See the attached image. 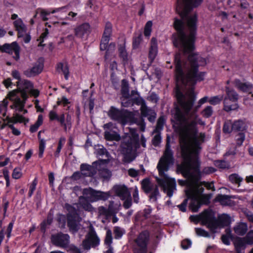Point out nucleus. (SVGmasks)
Masks as SVG:
<instances>
[{"instance_id":"5701e85b","label":"nucleus","mask_w":253,"mask_h":253,"mask_svg":"<svg viewBox=\"0 0 253 253\" xmlns=\"http://www.w3.org/2000/svg\"><path fill=\"white\" fill-rule=\"evenodd\" d=\"M43 64L42 60L36 63L32 68L25 72V74L29 77L35 76L40 74L42 70Z\"/></svg>"},{"instance_id":"f8f14e48","label":"nucleus","mask_w":253,"mask_h":253,"mask_svg":"<svg viewBox=\"0 0 253 253\" xmlns=\"http://www.w3.org/2000/svg\"><path fill=\"white\" fill-rule=\"evenodd\" d=\"M142 187L146 193H150V198L153 201L160 197L158 187L148 179H144L141 182Z\"/></svg>"},{"instance_id":"473e14b6","label":"nucleus","mask_w":253,"mask_h":253,"mask_svg":"<svg viewBox=\"0 0 253 253\" xmlns=\"http://www.w3.org/2000/svg\"><path fill=\"white\" fill-rule=\"evenodd\" d=\"M248 123L245 120H239L233 124V129L235 130L243 131L246 129Z\"/></svg>"},{"instance_id":"0e129e2a","label":"nucleus","mask_w":253,"mask_h":253,"mask_svg":"<svg viewBox=\"0 0 253 253\" xmlns=\"http://www.w3.org/2000/svg\"><path fill=\"white\" fill-rule=\"evenodd\" d=\"M107 51H106V56L108 54H109L111 53H112L113 51H114L115 49V44L114 43H111L109 45L108 47V48H106Z\"/></svg>"},{"instance_id":"9b49d317","label":"nucleus","mask_w":253,"mask_h":253,"mask_svg":"<svg viewBox=\"0 0 253 253\" xmlns=\"http://www.w3.org/2000/svg\"><path fill=\"white\" fill-rule=\"evenodd\" d=\"M200 220L203 224L207 225L213 232H216V229L220 226L211 214L208 211H205L201 215Z\"/></svg>"},{"instance_id":"0eeeda50","label":"nucleus","mask_w":253,"mask_h":253,"mask_svg":"<svg viewBox=\"0 0 253 253\" xmlns=\"http://www.w3.org/2000/svg\"><path fill=\"white\" fill-rule=\"evenodd\" d=\"M226 97L224 100V109L226 111L234 110L238 108L236 103L238 99V94L233 90H230L229 87H226Z\"/></svg>"},{"instance_id":"de8ad7c7","label":"nucleus","mask_w":253,"mask_h":253,"mask_svg":"<svg viewBox=\"0 0 253 253\" xmlns=\"http://www.w3.org/2000/svg\"><path fill=\"white\" fill-rule=\"evenodd\" d=\"M212 113V108L211 106H208L203 110L201 113L204 117L209 118L211 116Z\"/></svg>"},{"instance_id":"39448f33","label":"nucleus","mask_w":253,"mask_h":253,"mask_svg":"<svg viewBox=\"0 0 253 253\" xmlns=\"http://www.w3.org/2000/svg\"><path fill=\"white\" fill-rule=\"evenodd\" d=\"M203 0H177L176 10L179 9V16H190L189 13L194 7L199 6ZM193 16H197L196 14Z\"/></svg>"},{"instance_id":"4468645a","label":"nucleus","mask_w":253,"mask_h":253,"mask_svg":"<svg viewBox=\"0 0 253 253\" xmlns=\"http://www.w3.org/2000/svg\"><path fill=\"white\" fill-rule=\"evenodd\" d=\"M234 244L238 253H240L241 250L245 248L246 244H253V231L250 232L245 238L236 239Z\"/></svg>"},{"instance_id":"774afa93","label":"nucleus","mask_w":253,"mask_h":253,"mask_svg":"<svg viewBox=\"0 0 253 253\" xmlns=\"http://www.w3.org/2000/svg\"><path fill=\"white\" fill-rule=\"evenodd\" d=\"M161 138L160 135H156L153 139V143L155 146H157L161 142Z\"/></svg>"},{"instance_id":"e2e57ef3","label":"nucleus","mask_w":253,"mask_h":253,"mask_svg":"<svg viewBox=\"0 0 253 253\" xmlns=\"http://www.w3.org/2000/svg\"><path fill=\"white\" fill-rule=\"evenodd\" d=\"M245 139V135L243 133H240L237 135V143L238 145H241Z\"/></svg>"},{"instance_id":"c9c22d12","label":"nucleus","mask_w":253,"mask_h":253,"mask_svg":"<svg viewBox=\"0 0 253 253\" xmlns=\"http://www.w3.org/2000/svg\"><path fill=\"white\" fill-rule=\"evenodd\" d=\"M199 176V175L198 176V177ZM198 182H199L198 186H200V187H202L203 188L202 192H201V195H208V196H209L210 197L209 199H210L211 198V195H210V194H203V191H204L203 186L207 187L209 189H212L213 188V183H212V182H211V183H208V182H202L199 181V179H198ZM209 202H210V200H209V202L207 203H201V205L202 204H207Z\"/></svg>"},{"instance_id":"bf43d9fd","label":"nucleus","mask_w":253,"mask_h":253,"mask_svg":"<svg viewBox=\"0 0 253 253\" xmlns=\"http://www.w3.org/2000/svg\"><path fill=\"white\" fill-rule=\"evenodd\" d=\"M195 231L198 236L207 237L209 235L208 233L202 229L196 228Z\"/></svg>"},{"instance_id":"6e6d98bb","label":"nucleus","mask_w":253,"mask_h":253,"mask_svg":"<svg viewBox=\"0 0 253 253\" xmlns=\"http://www.w3.org/2000/svg\"><path fill=\"white\" fill-rule=\"evenodd\" d=\"M23 34V35L22 36H21L20 35V34H18V37H22L23 38V41L25 43L29 42L31 40L30 35L28 34H27L26 31H24Z\"/></svg>"},{"instance_id":"c85d7f7f","label":"nucleus","mask_w":253,"mask_h":253,"mask_svg":"<svg viewBox=\"0 0 253 253\" xmlns=\"http://www.w3.org/2000/svg\"><path fill=\"white\" fill-rule=\"evenodd\" d=\"M121 91L123 95V98L122 99V105L124 107H128L131 104V101L127 100L129 96L128 89L126 86H123Z\"/></svg>"},{"instance_id":"6e6552de","label":"nucleus","mask_w":253,"mask_h":253,"mask_svg":"<svg viewBox=\"0 0 253 253\" xmlns=\"http://www.w3.org/2000/svg\"><path fill=\"white\" fill-rule=\"evenodd\" d=\"M149 239V234L147 231L142 232L135 240L134 253H146L147 246Z\"/></svg>"},{"instance_id":"423d86ee","label":"nucleus","mask_w":253,"mask_h":253,"mask_svg":"<svg viewBox=\"0 0 253 253\" xmlns=\"http://www.w3.org/2000/svg\"><path fill=\"white\" fill-rule=\"evenodd\" d=\"M109 115L112 119L119 122L123 125L127 123H132L135 121L133 113L126 110L120 111L114 107H111L109 112Z\"/></svg>"},{"instance_id":"09e8293b","label":"nucleus","mask_w":253,"mask_h":253,"mask_svg":"<svg viewBox=\"0 0 253 253\" xmlns=\"http://www.w3.org/2000/svg\"><path fill=\"white\" fill-rule=\"evenodd\" d=\"M152 26V22L151 21H149L146 24L144 28V35L146 37H149L151 33V28Z\"/></svg>"},{"instance_id":"69168bd1","label":"nucleus","mask_w":253,"mask_h":253,"mask_svg":"<svg viewBox=\"0 0 253 253\" xmlns=\"http://www.w3.org/2000/svg\"><path fill=\"white\" fill-rule=\"evenodd\" d=\"M3 84L6 88L12 87V83L10 78H7L3 81Z\"/></svg>"},{"instance_id":"2f4dec72","label":"nucleus","mask_w":253,"mask_h":253,"mask_svg":"<svg viewBox=\"0 0 253 253\" xmlns=\"http://www.w3.org/2000/svg\"><path fill=\"white\" fill-rule=\"evenodd\" d=\"M112 243V232L110 230H107L106 232V237L105 239V245L107 248V250L105 251V253H112L113 249L111 247Z\"/></svg>"},{"instance_id":"1a4fd4ad","label":"nucleus","mask_w":253,"mask_h":253,"mask_svg":"<svg viewBox=\"0 0 253 253\" xmlns=\"http://www.w3.org/2000/svg\"><path fill=\"white\" fill-rule=\"evenodd\" d=\"M99 244L100 239L92 226L90 225L89 231L86 236L85 239L83 242V246L84 249L89 250L90 248H95Z\"/></svg>"},{"instance_id":"ddd939ff","label":"nucleus","mask_w":253,"mask_h":253,"mask_svg":"<svg viewBox=\"0 0 253 253\" xmlns=\"http://www.w3.org/2000/svg\"><path fill=\"white\" fill-rule=\"evenodd\" d=\"M105 129L104 136L106 140L118 141L120 139V136L118 133L114 130L117 129L115 125L112 123H109L104 125Z\"/></svg>"},{"instance_id":"f03ea898","label":"nucleus","mask_w":253,"mask_h":253,"mask_svg":"<svg viewBox=\"0 0 253 253\" xmlns=\"http://www.w3.org/2000/svg\"><path fill=\"white\" fill-rule=\"evenodd\" d=\"M173 163V157L171 150L168 144L164 155L160 159L157 169L159 171L160 178H157L159 184L163 188L165 193L169 197H172L173 193L176 190V182L174 179L170 178L166 174L169 166Z\"/></svg>"},{"instance_id":"e433bc0d","label":"nucleus","mask_w":253,"mask_h":253,"mask_svg":"<svg viewBox=\"0 0 253 253\" xmlns=\"http://www.w3.org/2000/svg\"><path fill=\"white\" fill-rule=\"evenodd\" d=\"M235 233L239 235H243L247 231V225L245 223H240L234 227Z\"/></svg>"},{"instance_id":"c03bdc74","label":"nucleus","mask_w":253,"mask_h":253,"mask_svg":"<svg viewBox=\"0 0 253 253\" xmlns=\"http://www.w3.org/2000/svg\"><path fill=\"white\" fill-rule=\"evenodd\" d=\"M65 141H66V138L65 137H61L60 138V139L59 140L57 150L55 152V157H58L59 156V155L61 151V150L63 146L64 145V144H65Z\"/></svg>"},{"instance_id":"20e7f679","label":"nucleus","mask_w":253,"mask_h":253,"mask_svg":"<svg viewBox=\"0 0 253 253\" xmlns=\"http://www.w3.org/2000/svg\"><path fill=\"white\" fill-rule=\"evenodd\" d=\"M138 140V135L136 130L129 128V133H126L121 144L122 151L124 155V161L126 163H130L134 158L132 156L131 152L133 148H135Z\"/></svg>"},{"instance_id":"cd10ccee","label":"nucleus","mask_w":253,"mask_h":253,"mask_svg":"<svg viewBox=\"0 0 253 253\" xmlns=\"http://www.w3.org/2000/svg\"><path fill=\"white\" fill-rule=\"evenodd\" d=\"M215 201L218 202L223 206H232L234 202L231 199V197L224 195H219L216 196Z\"/></svg>"},{"instance_id":"8fccbe9b","label":"nucleus","mask_w":253,"mask_h":253,"mask_svg":"<svg viewBox=\"0 0 253 253\" xmlns=\"http://www.w3.org/2000/svg\"><path fill=\"white\" fill-rule=\"evenodd\" d=\"M215 165L220 169H224L229 167V164L224 161H218L215 163Z\"/></svg>"},{"instance_id":"c756f323","label":"nucleus","mask_w":253,"mask_h":253,"mask_svg":"<svg viewBox=\"0 0 253 253\" xmlns=\"http://www.w3.org/2000/svg\"><path fill=\"white\" fill-rule=\"evenodd\" d=\"M158 52L157 42L155 38H152L151 42V47L149 51V58L153 61L156 57Z\"/></svg>"},{"instance_id":"4c0bfd02","label":"nucleus","mask_w":253,"mask_h":253,"mask_svg":"<svg viewBox=\"0 0 253 253\" xmlns=\"http://www.w3.org/2000/svg\"><path fill=\"white\" fill-rule=\"evenodd\" d=\"M41 132L40 131L38 133V138L40 140V145H39V156L40 157H42L44 149L45 147V141L43 139L41 138Z\"/></svg>"},{"instance_id":"ea45409f","label":"nucleus","mask_w":253,"mask_h":253,"mask_svg":"<svg viewBox=\"0 0 253 253\" xmlns=\"http://www.w3.org/2000/svg\"><path fill=\"white\" fill-rule=\"evenodd\" d=\"M57 103L59 105H62L64 107H67V109L70 108V104L71 102L69 99L67 98L64 96L61 97L60 98H58Z\"/></svg>"},{"instance_id":"a19ab883","label":"nucleus","mask_w":253,"mask_h":253,"mask_svg":"<svg viewBox=\"0 0 253 253\" xmlns=\"http://www.w3.org/2000/svg\"><path fill=\"white\" fill-rule=\"evenodd\" d=\"M223 98V95H217L211 97L208 102L211 105H215L219 104Z\"/></svg>"},{"instance_id":"7c9ffc66","label":"nucleus","mask_w":253,"mask_h":253,"mask_svg":"<svg viewBox=\"0 0 253 253\" xmlns=\"http://www.w3.org/2000/svg\"><path fill=\"white\" fill-rule=\"evenodd\" d=\"M57 71L59 73H62L64 75L65 79L67 80L69 78V66L65 62L59 63L57 65L56 67Z\"/></svg>"},{"instance_id":"9d476101","label":"nucleus","mask_w":253,"mask_h":253,"mask_svg":"<svg viewBox=\"0 0 253 253\" xmlns=\"http://www.w3.org/2000/svg\"><path fill=\"white\" fill-rule=\"evenodd\" d=\"M83 193L88 200L91 202L98 200H105L110 197L109 193L95 191L91 188L84 189Z\"/></svg>"},{"instance_id":"412c9836","label":"nucleus","mask_w":253,"mask_h":253,"mask_svg":"<svg viewBox=\"0 0 253 253\" xmlns=\"http://www.w3.org/2000/svg\"><path fill=\"white\" fill-rule=\"evenodd\" d=\"M58 121L60 123L61 125L63 126L65 131L71 128L72 120L71 116L69 113L61 114L59 116Z\"/></svg>"},{"instance_id":"dca6fc26","label":"nucleus","mask_w":253,"mask_h":253,"mask_svg":"<svg viewBox=\"0 0 253 253\" xmlns=\"http://www.w3.org/2000/svg\"><path fill=\"white\" fill-rule=\"evenodd\" d=\"M69 238L67 234H58L52 236L51 241L56 246L66 248L69 243Z\"/></svg>"},{"instance_id":"37998d69","label":"nucleus","mask_w":253,"mask_h":253,"mask_svg":"<svg viewBox=\"0 0 253 253\" xmlns=\"http://www.w3.org/2000/svg\"><path fill=\"white\" fill-rule=\"evenodd\" d=\"M233 124L231 121H226L223 126V130L224 132L229 133L231 132L233 129Z\"/></svg>"},{"instance_id":"b1692460","label":"nucleus","mask_w":253,"mask_h":253,"mask_svg":"<svg viewBox=\"0 0 253 253\" xmlns=\"http://www.w3.org/2000/svg\"><path fill=\"white\" fill-rule=\"evenodd\" d=\"M235 86L239 90L244 92L251 93V90L253 88V85L250 83H243L236 80L234 81Z\"/></svg>"},{"instance_id":"4d7b16f0","label":"nucleus","mask_w":253,"mask_h":253,"mask_svg":"<svg viewBox=\"0 0 253 253\" xmlns=\"http://www.w3.org/2000/svg\"><path fill=\"white\" fill-rule=\"evenodd\" d=\"M192 243L189 240H184L181 242V247L184 249L186 250L191 247Z\"/></svg>"},{"instance_id":"a18cd8bd","label":"nucleus","mask_w":253,"mask_h":253,"mask_svg":"<svg viewBox=\"0 0 253 253\" xmlns=\"http://www.w3.org/2000/svg\"><path fill=\"white\" fill-rule=\"evenodd\" d=\"M6 121H7L5 126H7L11 130L12 133L15 135H19L20 134V131L17 128H16L12 124H15L14 122H9L8 120L6 118Z\"/></svg>"},{"instance_id":"7ed1b4c3","label":"nucleus","mask_w":253,"mask_h":253,"mask_svg":"<svg viewBox=\"0 0 253 253\" xmlns=\"http://www.w3.org/2000/svg\"><path fill=\"white\" fill-rule=\"evenodd\" d=\"M6 98L11 102L12 104L10 108L14 111L13 116L12 117H6L9 122L23 123L25 124L28 123V119L20 114V113L25 114L28 112L27 110L25 109L28 96L24 93H22V96H20L17 90H13L8 92Z\"/></svg>"},{"instance_id":"f257e3e1","label":"nucleus","mask_w":253,"mask_h":253,"mask_svg":"<svg viewBox=\"0 0 253 253\" xmlns=\"http://www.w3.org/2000/svg\"><path fill=\"white\" fill-rule=\"evenodd\" d=\"M194 84H176V96L181 110L176 108L174 115L176 123L178 125L180 144L183 161L178 169L187 178L186 181L179 180L181 185H186L185 190L187 198L191 200L189 208L197 212L201 203H207L210 196L202 195L203 188L198 186L199 163L198 153L200 145L206 139L204 133H198L196 125L204 126L205 123L195 113H189L195 100L193 88Z\"/></svg>"},{"instance_id":"3c124183","label":"nucleus","mask_w":253,"mask_h":253,"mask_svg":"<svg viewBox=\"0 0 253 253\" xmlns=\"http://www.w3.org/2000/svg\"><path fill=\"white\" fill-rule=\"evenodd\" d=\"M220 220L221 221V225L225 226L228 225L230 224V218L228 215L224 214L220 218Z\"/></svg>"},{"instance_id":"a878e982","label":"nucleus","mask_w":253,"mask_h":253,"mask_svg":"<svg viewBox=\"0 0 253 253\" xmlns=\"http://www.w3.org/2000/svg\"><path fill=\"white\" fill-rule=\"evenodd\" d=\"M99 161H103L101 162L100 168L98 166L97 170L99 171L100 175L105 179L110 178L112 175L111 172L108 169H105V164L107 163V160H99Z\"/></svg>"},{"instance_id":"2eb2a0df","label":"nucleus","mask_w":253,"mask_h":253,"mask_svg":"<svg viewBox=\"0 0 253 253\" xmlns=\"http://www.w3.org/2000/svg\"><path fill=\"white\" fill-rule=\"evenodd\" d=\"M102 161H98L92 164V166L86 164H82L81 166V170L82 174L85 176H92L96 172L98 166L100 167L101 162Z\"/></svg>"},{"instance_id":"393cba45","label":"nucleus","mask_w":253,"mask_h":253,"mask_svg":"<svg viewBox=\"0 0 253 253\" xmlns=\"http://www.w3.org/2000/svg\"><path fill=\"white\" fill-rule=\"evenodd\" d=\"M113 190L122 200H125L130 194L127 188L124 185H116Z\"/></svg>"},{"instance_id":"bb28decb","label":"nucleus","mask_w":253,"mask_h":253,"mask_svg":"<svg viewBox=\"0 0 253 253\" xmlns=\"http://www.w3.org/2000/svg\"><path fill=\"white\" fill-rule=\"evenodd\" d=\"M141 112L142 117H147L150 122H153L156 118L155 112L143 104L141 106Z\"/></svg>"},{"instance_id":"49530a36","label":"nucleus","mask_w":253,"mask_h":253,"mask_svg":"<svg viewBox=\"0 0 253 253\" xmlns=\"http://www.w3.org/2000/svg\"><path fill=\"white\" fill-rule=\"evenodd\" d=\"M125 233V230L119 227H115L114 229V234L116 239L121 238Z\"/></svg>"},{"instance_id":"864d4df0","label":"nucleus","mask_w":253,"mask_h":253,"mask_svg":"<svg viewBox=\"0 0 253 253\" xmlns=\"http://www.w3.org/2000/svg\"><path fill=\"white\" fill-rule=\"evenodd\" d=\"M142 41V35L139 34L137 37L134 38L133 41V46L134 48H137Z\"/></svg>"},{"instance_id":"aec40b11","label":"nucleus","mask_w":253,"mask_h":253,"mask_svg":"<svg viewBox=\"0 0 253 253\" xmlns=\"http://www.w3.org/2000/svg\"><path fill=\"white\" fill-rule=\"evenodd\" d=\"M79 218L75 212L70 213L68 215V225L70 230L73 232H76L79 227L78 222Z\"/></svg>"},{"instance_id":"603ef678","label":"nucleus","mask_w":253,"mask_h":253,"mask_svg":"<svg viewBox=\"0 0 253 253\" xmlns=\"http://www.w3.org/2000/svg\"><path fill=\"white\" fill-rule=\"evenodd\" d=\"M22 175L21 169L19 168L14 169L12 173V177L14 179H19Z\"/></svg>"},{"instance_id":"338daca9","label":"nucleus","mask_w":253,"mask_h":253,"mask_svg":"<svg viewBox=\"0 0 253 253\" xmlns=\"http://www.w3.org/2000/svg\"><path fill=\"white\" fill-rule=\"evenodd\" d=\"M138 170H136L134 169H130L128 170L129 175L133 177H136L138 174Z\"/></svg>"},{"instance_id":"13d9d810","label":"nucleus","mask_w":253,"mask_h":253,"mask_svg":"<svg viewBox=\"0 0 253 253\" xmlns=\"http://www.w3.org/2000/svg\"><path fill=\"white\" fill-rule=\"evenodd\" d=\"M165 123L164 119L163 117H160L157 122V128L158 130H161L163 128Z\"/></svg>"},{"instance_id":"72a5a7b5","label":"nucleus","mask_w":253,"mask_h":253,"mask_svg":"<svg viewBox=\"0 0 253 253\" xmlns=\"http://www.w3.org/2000/svg\"><path fill=\"white\" fill-rule=\"evenodd\" d=\"M61 8H57L55 9H44L41 8H38L36 11V13L34 16H37L38 14L40 16H48L50 13H54L57 11H59Z\"/></svg>"},{"instance_id":"4be33fe9","label":"nucleus","mask_w":253,"mask_h":253,"mask_svg":"<svg viewBox=\"0 0 253 253\" xmlns=\"http://www.w3.org/2000/svg\"><path fill=\"white\" fill-rule=\"evenodd\" d=\"M90 32V26L87 23L83 24L75 29L76 35L79 38H86Z\"/></svg>"},{"instance_id":"f704fd0d","label":"nucleus","mask_w":253,"mask_h":253,"mask_svg":"<svg viewBox=\"0 0 253 253\" xmlns=\"http://www.w3.org/2000/svg\"><path fill=\"white\" fill-rule=\"evenodd\" d=\"M14 25L20 35L22 36L23 32L26 31L25 25L20 19H16L14 21Z\"/></svg>"},{"instance_id":"6ab92c4d","label":"nucleus","mask_w":253,"mask_h":253,"mask_svg":"<svg viewBox=\"0 0 253 253\" xmlns=\"http://www.w3.org/2000/svg\"><path fill=\"white\" fill-rule=\"evenodd\" d=\"M4 52L12 54L14 53L15 56L14 58L15 60H18L19 59L20 46L18 43L14 42L10 44L5 43L3 45Z\"/></svg>"},{"instance_id":"5fc2aeb1","label":"nucleus","mask_w":253,"mask_h":253,"mask_svg":"<svg viewBox=\"0 0 253 253\" xmlns=\"http://www.w3.org/2000/svg\"><path fill=\"white\" fill-rule=\"evenodd\" d=\"M124 200L125 201L124 203V207L126 209L129 208L131 205L130 194H129V196L126 197V199Z\"/></svg>"},{"instance_id":"680f3d73","label":"nucleus","mask_w":253,"mask_h":253,"mask_svg":"<svg viewBox=\"0 0 253 253\" xmlns=\"http://www.w3.org/2000/svg\"><path fill=\"white\" fill-rule=\"evenodd\" d=\"M133 199L135 203H138L139 202V196H138V190L136 187H135L134 189V192L133 193Z\"/></svg>"},{"instance_id":"79ce46f5","label":"nucleus","mask_w":253,"mask_h":253,"mask_svg":"<svg viewBox=\"0 0 253 253\" xmlns=\"http://www.w3.org/2000/svg\"><path fill=\"white\" fill-rule=\"evenodd\" d=\"M229 179L233 183L238 184V185H240V183L243 180V178L237 174L230 175L229 177Z\"/></svg>"},{"instance_id":"a211bd4d","label":"nucleus","mask_w":253,"mask_h":253,"mask_svg":"<svg viewBox=\"0 0 253 253\" xmlns=\"http://www.w3.org/2000/svg\"><path fill=\"white\" fill-rule=\"evenodd\" d=\"M17 86L18 88L16 90L20 96H22L23 93H25L28 96V93L32 90L33 87L32 84L26 80L18 81Z\"/></svg>"},{"instance_id":"58836bf2","label":"nucleus","mask_w":253,"mask_h":253,"mask_svg":"<svg viewBox=\"0 0 253 253\" xmlns=\"http://www.w3.org/2000/svg\"><path fill=\"white\" fill-rule=\"evenodd\" d=\"M8 104V102L6 97L0 102V114H2L3 116H6Z\"/></svg>"},{"instance_id":"052dcab7","label":"nucleus","mask_w":253,"mask_h":253,"mask_svg":"<svg viewBox=\"0 0 253 253\" xmlns=\"http://www.w3.org/2000/svg\"><path fill=\"white\" fill-rule=\"evenodd\" d=\"M49 118L50 120H57L58 121V119L59 118V116L57 115L56 112L54 111H50L49 113Z\"/></svg>"},{"instance_id":"f3484780","label":"nucleus","mask_w":253,"mask_h":253,"mask_svg":"<svg viewBox=\"0 0 253 253\" xmlns=\"http://www.w3.org/2000/svg\"><path fill=\"white\" fill-rule=\"evenodd\" d=\"M112 33V25L110 23H107L106 24L105 30L104 32L103 36L102 37L100 49L101 50H106L108 47V43L109 42L110 37Z\"/></svg>"}]
</instances>
